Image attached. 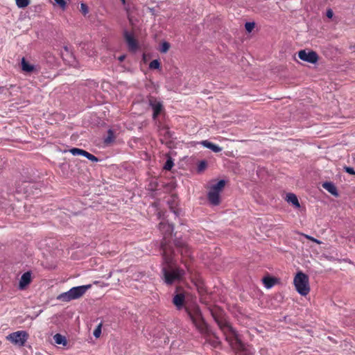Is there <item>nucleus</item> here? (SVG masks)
Instances as JSON below:
<instances>
[{"mask_svg":"<svg viewBox=\"0 0 355 355\" xmlns=\"http://www.w3.org/2000/svg\"><path fill=\"white\" fill-rule=\"evenodd\" d=\"M344 170H345V172H347L349 174L355 175V171L352 167L344 166Z\"/></svg>","mask_w":355,"mask_h":355,"instance_id":"34","label":"nucleus"},{"mask_svg":"<svg viewBox=\"0 0 355 355\" xmlns=\"http://www.w3.org/2000/svg\"><path fill=\"white\" fill-rule=\"evenodd\" d=\"M124 58H125V56H124V55H121V56H120V57L119 58V60L120 61H123V60H124Z\"/></svg>","mask_w":355,"mask_h":355,"instance_id":"38","label":"nucleus"},{"mask_svg":"<svg viewBox=\"0 0 355 355\" xmlns=\"http://www.w3.org/2000/svg\"><path fill=\"white\" fill-rule=\"evenodd\" d=\"M333 15H334V12L332 11V10L331 9H328L327 10V17L328 18H332Z\"/></svg>","mask_w":355,"mask_h":355,"instance_id":"36","label":"nucleus"},{"mask_svg":"<svg viewBox=\"0 0 355 355\" xmlns=\"http://www.w3.org/2000/svg\"><path fill=\"white\" fill-rule=\"evenodd\" d=\"M211 314L219 328L224 334L226 340L236 353L243 354V355H250L252 354L251 348L246 347L239 338L236 331L220 312L217 313L212 311Z\"/></svg>","mask_w":355,"mask_h":355,"instance_id":"1","label":"nucleus"},{"mask_svg":"<svg viewBox=\"0 0 355 355\" xmlns=\"http://www.w3.org/2000/svg\"><path fill=\"white\" fill-rule=\"evenodd\" d=\"M31 272L30 271L24 272L20 278L19 283V288L20 290L25 289L26 286L31 284Z\"/></svg>","mask_w":355,"mask_h":355,"instance_id":"13","label":"nucleus"},{"mask_svg":"<svg viewBox=\"0 0 355 355\" xmlns=\"http://www.w3.org/2000/svg\"><path fill=\"white\" fill-rule=\"evenodd\" d=\"M168 249L163 245L162 258L164 266L162 269L163 279L166 284L172 285L179 282L184 276V270L175 266L173 262L174 252H168Z\"/></svg>","mask_w":355,"mask_h":355,"instance_id":"2","label":"nucleus"},{"mask_svg":"<svg viewBox=\"0 0 355 355\" xmlns=\"http://www.w3.org/2000/svg\"><path fill=\"white\" fill-rule=\"evenodd\" d=\"M54 1L56 2L57 4L59 5V6L60 8H62L63 9L65 8L67 3L64 0H54Z\"/></svg>","mask_w":355,"mask_h":355,"instance_id":"35","label":"nucleus"},{"mask_svg":"<svg viewBox=\"0 0 355 355\" xmlns=\"http://www.w3.org/2000/svg\"><path fill=\"white\" fill-rule=\"evenodd\" d=\"M322 187L325 189L331 194L335 196H338V193L337 191V189L333 183L330 182H325L322 184Z\"/></svg>","mask_w":355,"mask_h":355,"instance_id":"17","label":"nucleus"},{"mask_svg":"<svg viewBox=\"0 0 355 355\" xmlns=\"http://www.w3.org/2000/svg\"><path fill=\"white\" fill-rule=\"evenodd\" d=\"M114 139V132L112 130H109L107 131V137L104 139V142L105 144H109L110 143H112Z\"/></svg>","mask_w":355,"mask_h":355,"instance_id":"22","label":"nucleus"},{"mask_svg":"<svg viewBox=\"0 0 355 355\" xmlns=\"http://www.w3.org/2000/svg\"><path fill=\"white\" fill-rule=\"evenodd\" d=\"M124 9L125 10V11L127 12V15H128V19L130 20V14H131V9H132L131 4L130 3H127L125 4V6H124Z\"/></svg>","mask_w":355,"mask_h":355,"instance_id":"32","label":"nucleus"},{"mask_svg":"<svg viewBox=\"0 0 355 355\" xmlns=\"http://www.w3.org/2000/svg\"><path fill=\"white\" fill-rule=\"evenodd\" d=\"M149 68L150 69H160V62L158 60H153L149 64Z\"/></svg>","mask_w":355,"mask_h":355,"instance_id":"25","label":"nucleus"},{"mask_svg":"<svg viewBox=\"0 0 355 355\" xmlns=\"http://www.w3.org/2000/svg\"><path fill=\"white\" fill-rule=\"evenodd\" d=\"M91 287V284L73 287L67 292L59 295L58 299L62 302H69L73 300L78 299Z\"/></svg>","mask_w":355,"mask_h":355,"instance_id":"4","label":"nucleus"},{"mask_svg":"<svg viewBox=\"0 0 355 355\" xmlns=\"http://www.w3.org/2000/svg\"><path fill=\"white\" fill-rule=\"evenodd\" d=\"M185 311L196 329L202 334H208L209 329L205 322L200 307L196 304L185 305Z\"/></svg>","mask_w":355,"mask_h":355,"instance_id":"3","label":"nucleus"},{"mask_svg":"<svg viewBox=\"0 0 355 355\" xmlns=\"http://www.w3.org/2000/svg\"><path fill=\"white\" fill-rule=\"evenodd\" d=\"M84 157H87L88 159L92 161V162H98V159L94 156V155L88 153L87 151L85 150V153L84 155Z\"/></svg>","mask_w":355,"mask_h":355,"instance_id":"29","label":"nucleus"},{"mask_svg":"<svg viewBox=\"0 0 355 355\" xmlns=\"http://www.w3.org/2000/svg\"><path fill=\"white\" fill-rule=\"evenodd\" d=\"M254 26L255 24L254 22H246L245 28L248 33H250L254 29Z\"/></svg>","mask_w":355,"mask_h":355,"instance_id":"30","label":"nucleus"},{"mask_svg":"<svg viewBox=\"0 0 355 355\" xmlns=\"http://www.w3.org/2000/svg\"><path fill=\"white\" fill-rule=\"evenodd\" d=\"M148 103L153 110V119H156L158 115L161 113L163 109V105L155 97L151 96L148 98Z\"/></svg>","mask_w":355,"mask_h":355,"instance_id":"11","label":"nucleus"},{"mask_svg":"<svg viewBox=\"0 0 355 355\" xmlns=\"http://www.w3.org/2000/svg\"><path fill=\"white\" fill-rule=\"evenodd\" d=\"M159 229L164 235L163 240L161 243L162 250L163 251V245H164L169 250L168 252H174L171 246L168 245L167 241L168 239H169L172 235V233L174 230L173 225L168 223L161 222L159 224Z\"/></svg>","mask_w":355,"mask_h":355,"instance_id":"7","label":"nucleus"},{"mask_svg":"<svg viewBox=\"0 0 355 355\" xmlns=\"http://www.w3.org/2000/svg\"><path fill=\"white\" fill-rule=\"evenodd\" d=\"M70 153L73 155H83L84 156L85 153V150H83V149H80V148H73L71 149H70Z\"/></svg>","mask_w":355,"mask_h":355,"instance_id":"23","label":"nucleus"},{"mask_svg":"<svg viewBox=\"0 0 355 355\" xmlns=\"http://www.w3.org/2000/svg\"><path fill=\"white\" fill-rule=\"evenodd\" d=\"M28 337V334L25 331H17L9 334L7 339L14 344L24 346Z\"/></svg>","mask_w":355,"mask_h":355,"instance_id":"8","label":"nucleus"},{"mask_svg":"<svg viewBox=\"0 0 355 355\" xmlns=\"http://www.w3.org/2000/svg\"><path fill=\"white\" fill-rule=\"evenodd\" d=\"M120 1L122 3L123 6H125V4L127 3L125 0H120Z\"/></svg>","mask_w":355,"mask_h":355,"instance_id":"39","label":"nucleus"},{"mask_svg":"<svg viewBox=\"0 0 355 355\" xmlns=\"http://www.w3.org/2000/svg\"><path fill=\"white\" fill-rule=\"evenodd\" d=\"M16 4L18 8H24L28 6L30 3V0H15Z\"/></svg>","mask_w":355,"mask_h":355,"instance_id":"24","label":"nucleus"},{"mask_svg":"<svg viewBox=\"0 0 355 355\" xmlns=\"http://www.w3.org/2000/svg\"><path fill=\"white\" fill-rule=\"evenodd\" d=\"M207 164L205 160L200 161L198 165V171L201 172L207 168Z\"/></svg>","mask_w":355,"mask_h":355,"instance_id":"28","label":"nucleus"},{"mask_svg":"<svg viewBox=\"0 0 355 355\" xmlns=\"http://www.w3.org/2000/svg\"><path fill=\"white\" fill-rule=\"evenodd\" d=\"M286 200L292 203L296 208L300 207V202L295 194L290 193L286 195Z\"/></svg>","mask_w":355,"mask_h":355,"instance_id":"20","label":"nucleus"},{"mask_svg":"<svg viewBox=\"0 0 355 355\" xmlns=\"http://www.w3.org/2000/svg\"><path fill=\"white\" fill-rule=\"evenodd\" d=\"M277 282V279L271 277H265L263 278V283L266 288H270Z\"/></svg>","mask_w":355,"mask_h":355,"instance_id":"19","label":"nucleus"},{"mask_svg":"<svg viewBox=\"0 0 355 355\" xmlns=\"http://www.w3.org/2000/svg\"><path fill=\"white\" fill-rule=\"evenodd\" d=\"M298 57L300 60L311 64H315L318 60V55L313 51L307 52L306 50H301L298 52Z\"/></svg>","mask_w":355,"mask_h":355,"instance_id":"10","label":"nucleus"},{"mask_svg":"<svg viewBox=\"0 0 355 355\" xmlns=\"http://www.w3.org/2000/svg\"><path fill=\"white\" fill-rule=\"evenodd\" d=\"M123 37L130 52L135 53L139 49V42L132 33L124 30Z\"/></svg>","mask_w":355,"mask_h":355,"instance_id":"9","label":"nucleus"},{"mask_svg":"<svg viewBox=\"0 0 355 355\" xmlns=\"http://www.w3.org/2000/svg\"><path fill=\"white\" fill-rule=\"evenodd\" d=\"M205 335L207 336L206 342L208 343L209 345H211L212 347L216 348L220 345V341L219 340V338L218 337H216L215 336L213 338L209 337L211 335L209 330V334H205Z\"/></svg>","mask_w":355,"mask_h":355,"instance_id":"18","label":"nucleus"},{"mask_svg":"<svg viewBox=\"0 0 355 355\" xmlns=\"http://www.w3.org/2000/svg\"><path fill=\"white\" fill-rule=\"evenodd\" d=\"M175 245L182 255L185 257H191V250L184 241L176 240L175 241Z\"/></svg>","mask_w":355,"mask_h":355,"instance_id":"12","label":"nucleus"},{"mask_svg":"<svg viewBox=\"0 0 355 355\" xmlns=\"http://www.w3.org/2000/svg\"><path fill=\"white\" fill-rule=\"evenodd\" d=\"M101 334V324H100L96 329L94 331V336L96 338H98Z\"/></svg>","mask_w":355,"mask_h":355,"instance_id":"33","label":"nucleus"},{"mask_svg":"<svg viewBox=\"0 0 355 355\" xmlns=\"http://www.w3.org/2000/svg\"><path fill=\"white\" fill-rule=\"evenodd\" d=\"M185 296L183 293H177L173 298V303L178 310H181L184 306Z\"/></svg>","mask_w":355,"mask_h":355,"instance_id":"14","label":"nucleus"},{"mask_svg":"<svg viewBox=\"0 0 355 355\" xmlns=\"http://www.w3.org/2000/svg\"><path fill=\"white\" fill-rule=\"evenodd\" d=\"M169 43L167 42H164L161 45L160 51L162 53H166L169 50Z\"/></svg>","mask_w":355,"mask_h":355,"instance_id":"27","label":"nucleus"},{"mask_svg":"<svg viewBox=\"0 0 355 355\" xmlns=\"http://www.w3.org/2000/svg\"><path fill=\"white\" fill-rule=\"evenodd\" d=\"M225 186V182L221 180L217 184L213 185L207 194V199L209 202L214 206L218 205L220 203V193Z\"/></svg>","mask_w":355,"mask_h":355,"instance_id":"6","label":"nucleus"},{"mask_svg":"<svg viewBox=\"0 0 355 355\" xmlns=\"http://www.w3.org/2000/svg\"><path fill=\"white\" fill-rule=\"evenodd\" d=\"M21 67L23 71L31 73L35 70V67L34 65L31 64L26 60L23 58L21 62Z\"/></svg>","mask_w":355,"mask_h":355,"instance_id":"16","label":"nucleus"},{"mask_svg":"<svg viewBox=\"0 0 355 355\" xmlns=\"http://www.w3.org/2000/svg\"><path fill=\"white\" fill-rule=\"evenodd\" d=\"M306 238L313 242H315L317 243H320V241H319L318 240H317L316 239H314L311 236H306Z\"/></svg>","mask_w":355,"mask_h":355,"instance_id":"37","label":"nucleus"},{"mask_svg":"<svg viewBox=\"0 0 355 355\" xmlns=\"http://www.w3.org/2000/svg\"><path fill=\"white\" fill-rule=\"evenodd\" d=\"M204 147L211 149L214 153H219L222 150V148L216 144H214L207 140H204L200 142Z\"/></svg>","mask_w":355,"mask_h":355,"instance_id":"15","label":"nucleus"},{"mask_svg":"<svg viewBox=\"0 0 355 355\" xmlns=\"http://www.w3.org/2000/svg\"><path fill=\"white\" fill-rule=\"evenodd\" d=\"M53 340L55 342L56 344H58V345H67V340H66V338L60 334H56L54 336H53Z\"/></svg>","mask_w":355,"mask_h":355,"instance_id":"21","label":"nucleus"},{"mask_svg":"<svg viewBox=\"0 0 355 355\" xmlns=\"http://www.w3.org/2000/svg\"><path fill=\"white\" fill-rule=\"evenodd\" d=\"M80 11L84 15H86L89 12L88 6L85 3H82L80 5Z\"/></svg>","mask_w":355,"mask_h":355,"instance_id":"31","label":"nucleus"},{"mask_svg":"<svg viewBox=\"0 0 355 355\" xmlns=\"http://www.w3.org/2000/svg\"><path fill=\"white\" fill-rule=\"evenodd\" d=\"M293 284L296 291L302 296H306L310 292L309 277L304 272H298L294 277Z\"/></svg>","mask_w":355,"mask_h":355,"instance_id":"5","label":"nucleus"},{"mask_svg":"<svg viewBox=\"0 0 355 355\" xmlns=\"http://www.w3.org/2000/svg\"><path fill=\"white\" fill-rule=\"evenodd\" d=\"M174 164L171 157H168V159L166 160V163L164 164V168L166 171H170L172 167L173 166Z\"/></svg>","mask_w":355,"mask_h":355,"instance_id":"26","label":"nucleus"}]
</instances>
